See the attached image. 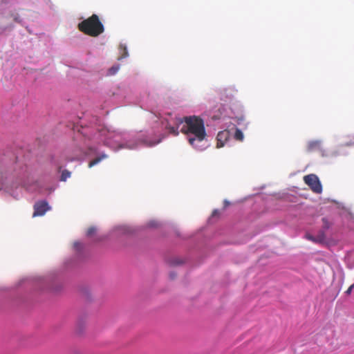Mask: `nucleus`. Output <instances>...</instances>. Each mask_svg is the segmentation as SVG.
I'll return each mask as SVG.
<instances>
[{
  "instance_id": "obj_11",
  "label": "nucleus",
  "mask_w": 354,
  "mask_h": 354,
  "mask_svg": "<svg viewBox=\"0 0 354 354\" xmlns=\"http://www.w3.org/2000/svg\"><path fill=\"white\" fill-rule=\"evenodd\" d=\"M243 138L244 136L243 132L239 129H236L234 133V138L236 140L243 141Z\"/></svg>"
},
{
  "instance_id": "obj_13",
  "label": "nucleus",
  "mask_w": 354,
  "mask_h": 354,
  "mask_svg": "<svg viewBox=\"0 0 354 354\" xmlns=\"http://www.w3.org/2000/svg\"><path fill=\"white\" fill-rule=\"evenodd\" d=\"M119 69L120 66L118 65L113 66L109 69L108 73L110 75H115L119 71Z\"/></svg>"
},
{
  "instance_id": "obj_17",
  "label": "nucleus",
  "mask_w": 354,
  "mask_h": 354,
  "mask_svg": "<svg viewBox=\"0 0 354 354\" xmlns=\"http://www.w3.org/2000/svg\"><path fill=\"white\" fill-rule=\"evenodd\" d=\"M354 288V284H352L346 291V294L350 295L352 292L353 288Z\"/></svg>"
},
{
  "instance_id": "obj_21",
  "label": "nucleus",
  "mask_w": 354,
  "mask_h": 354,
  "mask_svg": "<svg viewBox=\"0 0 354 354\" xmlns=\"http://www.w3.org/2000/svg\"><path fill=\"white\" fill-rule=\"evenodd\" d=\"M224 203H225V207H226L229 204V203L227 201H225Z\"/></svg>"
},
{
  "instance_id": "obj_16",
  "label": "nucleus",
  "mask_w": 354,
  "mask_h": 354,
  "mask_svg": "<svg viewBox=\"0 0 354 354\" xmlns=\"http://www.w3.org/2000/svg\"><path fill=\"white\" fill-rule=\"evenodd\" d=\"M96 232V228L95 227H90L86 232V234L88 236H93Z\"/></svg>"
},
{
  "instance_id": "obj_5",
  "label": "nucleus",
  "mask_w": 354,
  "mask_h": 354,
  "mask_svg": "<svg viewBox=\"0 0 354 354\" xmlns=\"http://www.w3.org/2000/svg\"><path fill=\"white\" fill-rule=\"evenodd\" d=\"M229 137V132L227 131H223L218 132L216 136L217 144L216 146L218 148L222 147L224 146L225 141L227 140Z\"/></svg>"
},
{
  "instance_id": "obj_19",
  "label": "nucleus",
  "mask_w": 354,
  "mask_h": 354,
  "mask_svg": "<svg viewBox=\"0 0 354 354\" xmlns=\"http://www.w3.org/2000/svg\"><path fill=\"white\" fill-rule=\"evenodd\" d=\"M169 276H170V278L171 279H174L176 277V274H174L173 272H171Z\"/></svg>"
},
{
  "instance_id": "obj_7",
  "label": "nucleus",
  "mask_w": 354,
  "mask_h": 354,
  "mask_svg": "<svg viewBox=\"0 0 354 354\" xmlns=\"http://www.w3.org/2000/svg\"><path fill=\"white\" fill-rule=\"evenodd\" d=\"M321 146V142L319 140H312L308 142L307 144V151L308 152H312L317 149H319Z\"/></svg>"
},
{
  "instance_id": "obj_6",
  "label": "nucleus",
  "mask_w": 354,
  "mask_h": 354,
  "mask_svg": "<svg viewBox=\"0 0 354 354\" xmlns=\"http://www.w3.org/2000/svg\"><path fill=\"white\" fill-rule=\"evenodd\" d=\"M234 89L227 88L220 91V97L221 100L225 102L231 100L233 97Z\"/></svg>"
},
{
  "instance_id": "obj_23",
  "label": "nucleus",
  "mask_w": 354,
  "mask_h": 354,
  "mask_svg": "<svg viewBox=\"0 0 354 354\" xmlns=\"http://www.w3.org/2000/svg\"><path fill=\"white\" fill-rule=\"evenodd\" d=\"M61 169H62V167H61V166H59V167H58V169H59V171H60V170H61Z\"/></svg>"
},
{
  "instance_id": "obj_12",
  "label": "nucleus",
  "mask_w": 354,
  "mask_h": 354,
  "mask_svg": "<svg viewBox=\"0 0 354 354\" xmlns=\"http://www.w3.org/2000/svg\"><path fill=\"white\" fill-rule=\"evenodd\" d=\"M71 173L69 171L64 169L62 171L60 180L62 181H66L67 180V178L71 177Z\"/></svg>"
},
{
  "instance_id": "obj_10",
  "label": "nucleus",
  "mask_w": 354,
  "mask_h": 354,
  "mask_svg": "<svg viewBox=\"0 0 354 354\" xmlns=\"http://www.w3.org/2000/svg\"><path fill=\"white\" fill-rule=\"evenodd\" d=\"M120 51L121 53L120 57H119V59H124L128 56V51L127 49V47L124 45L120 46Z\"/></svg>"
},
{
  "instance_id": "obj_1",
  "label": "nucleus",
  "mask_w": 354,
  "mask_h": 354,
  "mask_svg": "<svg viewBox=\"0 0 354 354\" xmlns=\"http://www.w3.org/2000/svg\"><path fill=\"white\" fill-rule=\"evenodd\" d=\"M185 124L181 132L187 136L189 143L195 149L203 150L205 147L202 143L205 140L207 133L204 121L198 116L184 117Z\"/></svg>"
},
{
  "instance_id": "obj_18",
  "label": "nucleus",
  "mask_w": 354,
  "mask_h": 354,
  "mask_svg": "<svg viewBox=\"0 0 354 354\" xmlns=\"http://www.w3.org/2000/svg\"><path fill=\"white\" fill-rule=\"evenodd\" d=\"M219 215V211L218 209H214L212 214V216H216Z\"/></svg>"
},
{
  "instance_id": "obj_4",
  "label": "nucleus",
  "mask_w": 354,
  "mask_h": 354,
  "mask_svg": "<svg viewBox=\"0 0 354 354\" xmlns=\"http://www.w3.org/2000/svg\"><path fill=\"white\" fill-rule=\"evenodd\" d=\"M49 209L50 207L46 201H39L34 205V212L32 216L36 217L43 216Z\"/></svg>"
},
{
  "instance_id": "obj_20",
  "label": "nucleus",
  "mask_w": 354,
  "mask_h": 354,
  "mask_svg": "<svg viewBox=\"0 0 354 354\" xmlns=\"http://www.w3.org/2000/svg\"><path fill=\"white\" fill-rule=\"evenodd\" d=\"M181 263H182V262H180V261H176H176H174V262H173V264H174V265H178V264H180Z\"/></svg>"
},
{
  "instance_id": "obj_15",
  "label": "nucleus",
  "mask_w": 354,
  "mask_h": 354,
  "mask_svg": "<svg viewBox=\"0 0 354 354\" xmlns=\"http://www.w3.org/2000/svg\"><path fill=\"white\" fill-rule=\"evenodd\" d=\"M169 131L171 134L174 136H178V129L174 127H168Z\"/></svg>"
},
{
  "instance_id": "obj_8",
  "label": "nucleus",
  "mask_w": 354,
  "mask_h": 354,
  "mask_svg": "<svg viewBox=\"0 0 354 354\" xmlns=\"http://www.w3.org/2000/svg\"><path fill=\"white\" fill-rule=\"evenodd\" d=\"M306 238L314 243H322L324 241V233H322L317 237H315L310 234H306Z\"/></svg>"
},
{
  "instance_id": "obj_2",
  "label": "nucleus",
  "mask_w": 354,
  "mask_h": 354,
  "mask_svg": "<svg viewBox=\"0 0 354 354\" xmlns=\"http://www.w3.org/2000/svg\"><path fill=\"white\" fill-rule=\"evenodd\" d=\"M77 27L80 31L93 37L99 36L104 30L102 23L95 14L79 23Z\"/></svg>"
},
{
  "instance_id": "obj_3",
  "label": "nucleus",
  "mask_w": 354,
  "mask_h": 354,
  "mask_svg": "<svg viewBox=\"0 0 354 354\" xmlns=\"http://www.w3.org/2000/svg\"><path fill=\"white\" fill-rule=\"evenodd\" d=\"M304 183L310 187L311 190L320 194L322 192V187L318 177L315 174H308L304 177Z\"/></svg>"
},
{
  "instance_id": "obj_9",
  "label": "nucleus",
  "mask_w": 354,
  "mask_h": 354,
  "mask_svg": "<svg viewBox=\"0 0 354 354\" xmlns=\"http://www.w3.org/2000/svg\"><path fill=\"white\" fill-rule=\"evenodd\" d=\"M106 157H107V156L106 154H102L101 156L93 159L88 163V167L91 168V167H93L94 165L99 163L102 159L106 158Z\"/></svg>"
},
{
  "instance_id": "obj_22",
  "label": "nucleus",
  "mask_w": 354,
  "mask_h": 354,
  "mask_svg": "<svg viewBox=\"0 0 354 354\" xmlns=\"http://www.w3.org/2000/svg\"><path fill=\"white\" fill-rule=\"evenodd\" d=\"M150 226H151V227H155V226H156V225H155V223H150Z\"/></svg>"
},
{
  "instance_id": "obj_14",
  "label": "nucleus",
  "mask_w": 354,
  "mask_h": 354,
  "mask_svg": "<svg viewBox=\"0 0 354 354\" xmlns=\"http://www.w3.org/2000/svg\"><path fill=\"white\" fill-rule=\"evenodd\" d=\"M6 178L4 177L3 174L0 171V188H3L6 186Z\"/></svg>"
},
{
  "instance_id": "obj_24",
  "label": "nucleus",
  "mask_w": 354,
  "mask_h": 354,
  "mask_svg": "<svg viewBox=\"0 0 354 354\" xmlns=\"http://www.w3.org/2000/svg\"><path fill=\"white\" fill-rule=\"evenodd\" d=\"M79 243H75V247H77Z\"/></svg>"
}]
</instances>
